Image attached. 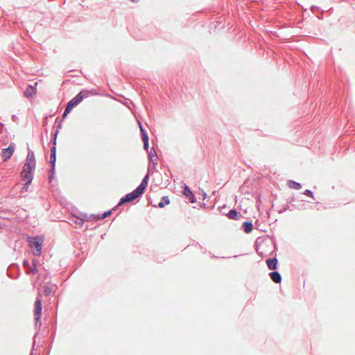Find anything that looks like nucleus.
I'll return each instance as SVG.
<instances>
[{
    "label": "nucleus",
    "instance_id": "1",
    "mask_svg": "<svg viewBox=\"0 0 355 355\" xmlns=\"http://www.w3.org/2000/svg\"><path fill=\"white\" fill-rule=\"evenodd\" d=\"M148 175H147L143 179L140 185L135 191H133L132 192H131L130 193L126 194L125 196V197H123L121 199L118 205L120 206L124 203L132 201L135 199L137 198L141 195H142L144 193V191L146 189V187L148 185Z\"/></svg>",
    "mask_w": 355,
    "mask_h": 355
},
{
    "label": "nucleus",
    "instance_id": "2",
    "mask_svg": "<svg viewBox=\"0 0 355 355\" xmlns=\"http://www.w3.org/2000/svg\"><path fill=\"white\" fill-rule=\"evenodd\" d=\"M90 94H94V93L87 90H83L76 96L69 101L63 114V118H65L75 106L80 103L84 98H87Z\"/></svg>",
    "mask_w": 355,
    "mask_h": 355
},
{
    "label": "nucleus",
    "instance_id": "3",
    "mask_svg": "<svg viewBox=\"0 0 355 355\" xmlns=\"http://www.w3.org/2000/svg\"><path fill=\"white\" fill-rule=\"evenodd\" d=\"M28 243L31 248H35V250L33 251V254L39 256L41 254L42 250V243L43 242L42 238L35 237V238H29Z\"/></svg>",
    "mask_w": 355,
    "mask_h": 355
},
{
    "label": "nucleus",
    "instance_id": "4",
    "mask_svg": "<svg viewBox=\"0 0 355 355\" xmlns=\"http://www.w3.org/2000/svg\"><path fill=\"white\" fill-rule=\"evenodd\" d=\"M35 168V157L33 153H28L23 168L33 173Z\"/></svg>",
    "mask_w": 355,
    "mask_h": 355
},
{
    "label": "nucleus",
    "instance_id": "5",
    "mask_svg": "<svg viewBox=\"0 0 355 355\" xmlns=\"http://www.w3.org/2000/svg\"><path fill=\"white\" fill-rule=\"evenodd\" d=\"M15 150V145L10 144L7 148H4L1 152V157L4 162L8 161L13 155Z\"/></svg>",
    "mask_w": 355,
    "mask_h": 355
},
{
    "label": "nucleus",
    "instance_id": "6",
    "mask_svg": "<svg viewBox=\"0 0 355 355\" xmlns=\"http://www.w3.org/2000/svg\"><path fill=\"white\" fill-rule=\"evenodd\" d=\"M33 173L29 171H26V168H23L21 172V176L23 181L26 182V184H31L33 180Z\"/></svg>",
    "mask_w": 355,
    "mask_h": 355
},
{
    "label": "nucleus",
    "instance_id": "7",
    "mask_svg": "<svg viewBox=\"0 0 355 355\" xmlns=\"http://www.w3.org/2000/svg\"><path fill=\"white\" fill-rule=\"evenodd\" d=\"M34 312L35 320L37 322L39 321L42 313V301L40 299H37L35 302Z\"/></svg>",
    "mask_w": 355,
    "mask_h": 355
},
{
    "label": "nucleus",
    "instance_id": "8",
    "mask_svg": "<svg viewBox=\"0 0 355 355\" xmlns=\"http://www.w3.org/2000/svg\"><path fill=\"white\" fill-rule=\"evenodd\" d=\"M37 85V83H35V86L28 85L26 90L24 91V96L28 98H31L35 96L37 93L36 86Z\"/></svg>",
    "mask_w": 355,
    "mask_h": 355
},
{
    "label": "nucleus",
    "instance_id": "9",
    "mask_svg": "<svg viewBox=\"0 0 355 355\" xmlns=\"http://www.w3.org/2000/svg\"><path fill=\"white\" fill-rule=\"evenodd\" d=\"M267 266L270 270H275L277 266V259H270L266 261Z\"/></svg>",
    "mask_w": 355,
    "mask_h": 355
},
{
    "label": "nucleus",
    "instance_id": "10",
    "mask_svg": "<svg viewBox=\"0 0 355 355\" xmlns=\"http://www.w3.org/2000/svg\"><path fill=\"white\" fill-rule=\"evenodd\" d=\"M270 277L271 279L275 283H279L282 280L281 275L278 272H272L270 273Z\"/></svg>",
    "mask_w": 355,
    "mask_h": 355
},
{
    "label": "nucleus",
    "instance_id": "11",
    "mask_svg": "<svg viewBox=\"0 0 355 355\" xmlns=\"http://www.w3.org/2000/svg\"><path fill=\"white\" fill-rule=\"evenodd\" d=\"M288 186L290 188L294 189H300L302 187L301 184L300 183L296 182L293 181V180L288 181Z\"/></svg>",
    "mask_w": 355,
    "mask_h": 355
},
{
    "label": "nucleus",
    "instance_id": "12",
    "mask_svg": "<svg viewBox=\"0 0 355 355\" xmlns=\"http://www.w3.org/2000/svg\"><path fill=\"white\" fill-rule=\"evenodd\" d=\"M243 226L244 231L245 233H250L252 230V228H253L252 223H250V222L243 223Z\"/></svg>",
    "mask_w": 355,
    "mask_h": 355
},
{
    "label": "nucleus",
    "instance_id": "13",
    "mask_svg": "<svg viewBox=\"0 0 355 355\" xmlns=\"http://www.w3.org/2000/svg\"><path fill=\"white\" fill-rule=\"evenodd\" d=\"M169 203H170V200H169L168 197L164 196L162 198L161 202H159L158 207L162 208L165 205H168Z\"/></svg>",
    "mask_w": 355,
    "mask_h": 355
},
{
    "label": "nucleus",
    "instance_id": "14",
    "mask_svg": "<svg viewBox=\"0 0 355 355\" xmlns=\"http://www.w3.org/2000/svg\"><path fill=\"white\" fill-rule=\"evenodd\" d=\"M228 217L231 219H239V213L236 210L232 209L228 213Z\"/></svg>",
    "mask_w": 355,
    "mask_h": 355
},
{
    "label": "nucleus",
    "instance_id": "15",
    "mask_svg": "<svg viewBox=\"0 0 355 355\" xmlns=\"http://www.w3.org/2000/svg\"><path fill=\"white\" fill-rule=\"evenodd\" d=\"M53 292V288L48 286H44V293L45 295H50Z\"/></svg>",
    "mask_w": 355,
    "mask_h": 355
},
{
    "label": "nucleus",
    "instance_id": "16",
    "mask_svg": "<svg viewBox=\"0 0 355 355\" xmlns=\"http://www.w3.org/2000/svg\"><path fill=\"white\" fill-rule=\"evenodd\" d=\"M183 193H184V194L185 196H187L188 197L190 196L193 197V195L192 192L191 191V190L189 189V188L187 186H186L184 187Z\"/></svg>",
    "mask_w": 355,
    "mask_h": 355
},
{
    "label": "nucleus",
    "instance_id": "17",
    "mask_svg": "<svg viewBox=\"0 0 355 355\" xmlns=\"http://www.w3.org/2000/svg\"><path fill=\"white\" fill-rule=\"evenodd\" d=\"M110 214H111V211L105 212L102 215L98 216V219H104L105 218H106L107 216H110Z\"/></svg>",
    "mask_w": 355,
    "mask_h": 355
},
{
    "label": "nucleus",
    "instance_id": "18",
    "mask_svg": "<svg viewBox=\"0 0 355 355\" xmlns=\"http://www.w3.org/2000/svg\"><path fill=\"white\" fill-rule=\"evenodd\" d=\"M142 140L144 141V144L148 143V137L146 132H144V134L142 135Z\"/></svg>",
    "mask_w": 355,
    "mask_h": 355
},
{
    "label": "nucleus",
    "instance_id": "19",
    "mask_svg": "<svg viewBox=\"0 0 355 355\" xmlns=\"http://www.w3.org/2000/svg\"><path fill=\"white\" fill-rule=\"evenodd\" d=\"M306 196H310V197H313V194L312 193L311 191L310 190H306L304 193Z\"/></svg>",
    "mask_w": 355,
    "mask_h": 355
},
{
    "label": "nucleus",
    "instance_id": "20",
    "mask_svg": "<svg viewBox=\"0 0 355 355\" xmlns=\"http://www.w3.org/2000/svg\"><path fill=\"white\" fill-rule=\"evenodd\" d=\"M30 184H26V183L24 184V186L22 188V192H26L28 191V187H29Z\"/></svg>",
    "mask_w": 355,
    "mask_h": 355
},
{
    "label": "nucleus",
    "instance_id": "21",
    "mask_svg": "<svg viewBox=\"0 0 355 355\" xmlns=\"http://www.w3.org/2000/svg\"><path fill=\"white\" fill-rule=\"evenodd\" d=\"M76 223L79 225H82L83 224V220L81 219H76Z\"/></svg>",
    "mask_w": 355,
    "mask_h": 355
},
{
    "label": "nucleus",
    "instance_id": "22",
    "mask_svg": "<svg viewBox=\"0 0 355 355\" xmlns=\"http://www.w3.org/2000/svg\"><path fill=\"white\" fill-rule=\"evenodd\" d=\"M55 148L53 147V149L51 151V156L53 155L55 157Z\"/></svg>",
    "mask_w": 355,
    "mask_h": 355
},
{
    "label": "nucleus",
    "instance_id": "23",
    "mask_svg": "<svg viewBox=\"0 0 355 355\" xmlns=\"http://www.w3.org/2000/svg\"><path fill=\"white\" fill-rule=\"evenodd\" d=\"M144 148L146 150H148V143H144Z\"/></svg>",
    "mask_w": 355,
    "mask_h": 355
},
{
    "label": "nucleus",
    "instance_id": "24",
    "mask_svg": "<svg viewBox=\"0 0 355 355\" xmlns=\"http://www.w3.org/2000/svg\"><path fill=\"white\" fill-rule=\"evenodd\" d=\"M140 129H141V132L142 135L144 134V132H146L141 125H140Z\"/></svg>",
    "mask_w": 355,
    "mask_h": 355
}]
</instances>
